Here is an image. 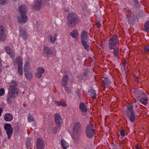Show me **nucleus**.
Listing matches in <instances>:
<instances>
[{
	"mask_svg": "<svg viewBox=\"0 0 149 149\" xmlns=\"http://www.w3.org/2000/svg\"><path fill=\"white\" fill-rule=\"evenodd\" d=\"M81 41L88 40V32L86 30H83L81 35Z\"/></svg>",
	"mask_w": 149,
	"mask_h": 149,
	"instance_id": "13",
	"label": "nucleus"
},
{
	"mask_svg": "<svg viewBox=\"0 0 149 149\" xmlns=\"http://www.w3.org/2000/svg\"><path fill=\"white\" fill-rule=\"evenodd\" d=\"M18 11L19 13V16L17 18L18 22L20 23H24L28 20L26 15V7L23 6H20L18 8Z\"/></svg>",
	"mask_w": 149,
	"mask_h": 149,
	"instance_id": "4",
	"label": "nucleus"
},
{
	"mask_svg": "<svg viewBox=\"0 0 149 149\" xmlns=\"http://www.w3.org/2000/svg\"><path fill=\"white\" fill-rule=\"evenodd\" d=\"M24 75L26 78L28 80L31 79L33 76L32 73L30 71L25 73Z\"/></svg>",
	"mask_w": 149,
	"mask_h": 149,
	"instance_id": "25",
	"label": "nucleus"
},
{
	"mask_svg": "<svg viewBox=\"0 0 149 149\" xmlns=\"http://www.w3.org/2000/svg\"><path fill=\"white\" fill-rule=\"evenodd\" d=\"M133 93L136 95H138V93L139 94V95L142 94L145 95V94L144 92L141 91H139L137 89H134L133 91Z\"/></svg>",
	"mask_w": 149,
	"mask_h": 149,
	"instance_id": "31",
	"label": "nucleus"
},
{
	"mask_svg": "<svg viewBox=\"0 0 149 149\" xmlns=\"http://www.w3.org/2000/svg\"><path fill=\"white\" fill-rule=\"evenodd\" d=\"M38 72L42 73H43L45 71V69L42 68L40 67L38 68Z\"/></svg>",
	"mask_w": 149,
	"mask_h": 149,
	"instance_id": "39",
	"label": "nucleus"
},
{
	"mask_svg": "<svg viewBox=\"0 0 149 149\" xmlns=\"http://www.w3.org/2000/svg\"><path fill=\"white\" fill-rule=\"evenodd\" d=\"M3 110L2 108H0V116H1V113Z\"/></svg>",
	"mask_w": 149,
	"mask_h": 149,
	"instance_id": "55",
	"label": "nucleus"
},
{
	"mask_svg": "<svg viewBox=\"0 0 149 149\" xmlns=\"http://www.w3.org/2000/svg\"><path fill=\"white\" fill-rule=\"evenodd\" d=\"M145 51L146 52H149V46H146L145 47Z\"/></svg>",
	"mask_w": 149,
	"mask_h": 149,
	"instance_id": "49",
	"label": "nucleus"
},
{
	"mask_svg": "<svg viewBox=\"0 0 149 149\" xmlns=\"http://www.w3.org/2000/svg\"><path fill=\"white\" fill-rule=\"evenodd\" d=\"M37 149H44L45 146L43 140L40 138H38L36 144Z\"/></svg>",
	"mask_w": 149,
	"mask_h": 149,
	"instance_id": "9",
	"label": "nucleus"
},
{
	"mask_svg": "<svg viewBox=\"0 0 149 149\" xmlns=\"http://www.w3.org/2000/svg\"><path fill=\"white\" fill-rule=\"evenodd\" d=\"M30 67L28 63H26L24 67V70L25 73L29 72Z\"/></svg>",
	"mask_w": 149,
	"mask_h": 149,
	"instance_id": "27",
	"label": "nucleus"
},
{
	"mask_svg": "<svg viewBox=\"0 0 149 149\" xmlns=\"http://www.w3.org/2000/svg\"><path fill=\"white\" fill-rule=\"evenodd\" d=\"M87 74L85 72H83V74L80 75V78L81 79H83L84 77H87Z\"/></svg>",
	"mask_w": 149,
	"mask_h": 149,
	"instance_id": "40",
	"label": "nucleus"
},
{
	"mask_svg": "<svg viewBox=\"0 0 149 149\" xmlns=\"http://www.w3.org/2000/svg\"><path fill=\"white\" fill-rule=\"evenodd\" d=\"M26 148L27 149L29 148L31 146V140L28 139L26 142Z\"/></svg>",
	"mask_w": 149,
	"mask_h": 149,
	"instance_id": "34",
	"label": "nucleus"
},
{
	"mask_svg": "<svg viewBox=\"0 0 149 149\" xmlns=\"http://www.w3.org/2000/svg\"><path fill=\"white\" fill-rule=\"evenodd\" d=\"M8 2V0H0V4L6 5Z\"/></svg>",
	"mask_w": 149,
	"mask_h": 149,
	"instance_id": "37",
	"label": "nucleus"
},
{
	"mask_svg": "<svg viewBox=\"0 0 149 149\" xmlns=\"http://www.w3.org/2000/svg\"><path fill=\"white\" fill-rule=\"evenodd\" d=\"M13 132V129L11 128L10 129L7 130L6 133L8 136V138L9 139L10 138Z\"/></svg>",
	"mask_w": 149,
	"mask_h": 149,
	"instance_id": "28",
	"label": "nucleus"
},
{
	"mask_svg": "<svg viewBox=\"0 0 149 149\" xmlns=\"http://www.w3.org/2000/svg\"><path fill=\"white\" fill-rule=\"evenodd\" d=\"M133 4L134 5L137 7H139L140 6V4L138 0H134Z\"/></svg>",
	"mask_w": 149,
	"mask_h": 149,
	"instance_id": "36",
	"label": "nucleus"
},
{
	"mask_svg": "<svg viewBox=\"0 0 149 149\" xmlns=\"http://www.w3.org/2000/svg\"><path fill=\"white\" fill-rule=\"evenodd\" d=\"M11 128H13L11 127V125L8 123H6L5 124L4 126V129L5 130H7L10 129Z\"/></svg>",
	"mask_w": 149,
	"mask_h": 149,
	"instance_id": "35",
	"label": "nucleus"
},
{
	"mask_svg": "<svg viewBox=\"0 0 149 149\" xmlns=\"http://www.w3.org/2000/svg\"><path fill=\"white\" fill-rule=\"evenodd\" d=\"M3 29V26L0 25V41H5L6 39V36H5V32Z\"/></svg>",
	"mask_w": 149,
	"mask_h": 149,
	"instance_id": "10",
	"label": "nucleus"
},
{
	"mask_svg": "<svg viewBox=\"0 0 149 149\" xmlns=\"http://www.w3.org/2000/svg\"><path fill=\"white\" fill-rule=\"evenodd\" d=\"M13 118V116L9 113L6 114L4 116V120L7 121H11Z\"/></svg>",
	"mask_w": 149,
	"mask_h": 149,
	"instance_id": "19",
	"label": "nucleus"
},
{
	"mask_svg": "<svg viewBox=\"0 0 149 149\" xmlns=\"http://www.w3.org/2000/svg\"><path fill=\"white\" fill-rule=\"evenodd\" d=\"M70 36L74 38L78 37V31L76 30H74L72 31L70 33Z\"/></svg>",
	"mask_w": 149,
	"mask_h": 149,
	"instance_id": "26",
	"label": "nucleus"
},
{
	"mask_svg": "<svg viewBox=\"0 0 149 149\" xmlns=\"http://www.w3.org/2000/svg\"><path fill=\"white\" fill-rule=\"evenodd\" d=\"M22 57L20 56H19L17 58V66L18 68H22Z\"/></svg>",
	"mask_w": 149,
	"mask_h": 149,
	"instance_id": "24",
	"label": "nucleus"
},
{
	"mask_svg": "<svg viewBox=\"0 0 149 149\" xmlns=\"http://www.w3.org/2000/svg\"><path fill=\"white\" fill-rule=\"evenodd\" d=\"M17 85V83L13 80L12 81V84L10 85L9 95L7 100L9 104L12 103L11 99H14L15 97L16 94L18 93V89L16 87Z\"/></svg>",
	"mask_w": 149,
	"mask_h": 149,
	"instance_id": "2",
	"label": "nucleus"
},
{
	"mask_svg": "<svg viewBox=\"0 0 149 149\" xmlns=\"http://www.w3.org/2000/svg\"><path fill=\"white\" fill-rule=\"evenodd\" d=\"M127 19L128 20V23H129V24H130V15H128L127 16Z\"/></svg>",
	"mask_w": 149,
	"mask_h": 149,
	"instance_id": "52",
	"label": "nucleus"
},
{
	"mask_svg": "<svg viewBox=\"0 0 149 149\" xmlns=\"http://www.w3.org/2000/svg\"><path fill=\"white\" fill-rule=\"evenodd\" d=\"M88 40L81 41L82 45L84 47V49L87 51L89 50L90 46L87 44V42Z\"/></svg>",
	"mask_w": 149,
	"mask_h": 149,
	"instance_id": "20",
	"label": "nucleus"
},
{
	"mask_svg": "<svg viewBox=\"0 0 149 149\" xmlns=\"http://www.w3.org/2000/svg\"><path fill=\"white\" fill-rule=\"evenodd\" d=\"M132 107L133 105L131 104V122H134L135 121V113Z\"/></svg>",
	"mask_w": 149,
	"mask_h": 149,
	"instance_id": "17",
	"label": "nucleus"
},
{
	"mask_svg": "<svg viewBox=\"0 0 149 149\" xmlns=\"http://www.w3.org/2000/svg\"><path fill=\"white\" fill-rule=\"evenodd\" d=\"M20 36L24 39L26 40L28 38V36L26 33V31L24 28L21 27L19 29Z\"/></svg>",
	"mask_w": 149,
	"mask_h": 149,
	"instance_id": "8",
	"label": "nucleus"
},
{
	"mask_svg": "<svg viewBox=\"0 0 149 149\" xmlns=\"http://www.w3.org/2000/svg\"><path fill=\"white\" fill-rule=\"evenodd\" d=\"M58 131V128L56 127H55L53 128L52 130V133L54 134H56Z\"/></svg>",
	"mask_w": 149,
	"mask_h": 149,
	"instance_id": "45",
	"label": "nucleus"
},
{
	"mask_svg": "<svg viewBox=\"0 0 149 149\" xmlns=\"http://www.w3.org/2000/svg\"><path fill=\"white\" fill-rule=\"evenodd\" d=\"M69 76L68 75H65L63 77L62 79V84L64 87L67 86L68 81L69 80Z\"/></svg>",
	"mask_w": 149,
	"mask_h": 149,
	"instance_id": "15",
	"label": "nucleus"
},
{
	"mask_svg": "<svg viewBox=\"0 0 149 149\" xmlns=\"http://www.w3.org/2000/svg\"><path fill=\"white\" fill-rule=\"evenodd\" d=\"M54 120L56 126L60 128L61 124L63 122L61 116L58 113H55L54 115Z\"/></svg>",
	"mask_w": 149,
	"mask_h": 149,
	"instance_id": "7",
	"label": "nucleus"
},
{
	"mask_svg": "<svg viewBox=\"0 0 149 149\" xmlns=\"http://www.w3.org/2000/svg\"><path fill=\"white\" fill-rule=\"evenodd\" d=\"M67 24L70 28L75 26L81 21L78 15L74 12L69 13L67 15Z\"/></svg>",
	"mask_w": 149,
	"mask_h": 149,
	"instance_id": "1",
	"label": "nucleus"
},
{
	"mask_svg": "<svg viewBox=\"0 0 149 149\" xmlns=\"http://www.w3.org/2000/svg\"><path fill=\"white\" fill-rule=\"evenodd\" d=\"M102 83L104 84L105 88L110 87V83L109 81L108 78L105 77L102 81Z\"/></svg>",
	"mask_w": 149,
	"mask_h": 149,
	"instance_id": "16",
	"label": "nucleus"
},
{
	"mask_svg": "<svg viewBox=\"0 0 149 149\" xmlns=\"http://www.w3.org/2000/svg\"><path fill=\"white\" fill-rule=\"evenodd\" d=\"M61 143L63 149H66L69 146L68 143L63 139L61 140Z\"/></svg>",
	"mask_w": 149,
	"mask_h": 149,
	"instance_id": "21",
	"label": "nucleus"
},
{
	"mask_svg": "<svg viewBox=\"0 0 149 149\" xmlns=\"http://www.w3.org/2000/svg\"><path fill=\"white\" fill-rule=\"evenodd\" d=\"M4 50L12 59H13L15 58V55L14 54L13 51L11 48L8 47H5Z\"/></svg>",
	"mask_w": 149,
	"mask_h": 149,
	"instance_id": "11",
	"label": "nucleus"
},
{
	"mask_svg": "<svg viewBox=\"0 0 149 149\" xmlns=\"http://www.w3.org/2000/svg\"><path fill=\"white\" fill-rule=\"evenodd\" d=\"M120 134L122 136H124L125 134V132L123 130H122L120 132Z\"/></svg>",
	"mask_w": 149,
	"mask_h": 149,
	"instance_id": "47",
	"label": "nucleus"
},
{
	"mask_svg": "<svg viewBox=\"0 0 149 149\" xmlns=\"http://www.w3.org/2000/svg\"><path fill=\"white\" fill-rule=\"evenodd\" d=\"M43 53L44 54H46L47 55H50L52 56L53 55V52L52 50L48 47H44Z\"/></svg>",
	"mask_w": 149,
	"mask_h": 149,
	"instance_id": "14",
	"label": "nucleus"
},
{
	"mask_svg": "<svg viewBox=\"0 0 149 149\" xmlns=\"http://www.w3.org/2000/svg\"><path fill=\"white\" fill-rule=\"evenodd\" d=\"M55 103L57 104L58 106H62L63 107H66L67 104L64 102L62 101L58 102L56 101L55 102Z\"/></svg>",
	"mask_w": 149,
	"mask_h": 149,
	"instance_id": "30",
	"label": "nucleus"
},
{
	"mask_svg": "<svg viewBox=\"0 0 149 149\" xmlns=\"http://www.w3.org/2000/svg\"><path fill=\"white\" fill-rule=\"evenodd\" d=\"M127 108V110L126 112V115L128 118L130 120V105H128Z\"/></svg>",
	"mask_w": 149,
	"mask_h": 149,
	"instance_id": "23",
	"label": "nucleus"
},
{
	"mask_svg": "<svg viewBox=\"0 0 149 149\" xmlns=\"http://www.w3.org/2000/svg\"><path fill=\"white\" fill-rule=\"evenodd\" d=\"M118 41V36L116 35H115L112 36L109 41L108 47L110 49H114L113 54L116 57L118 56L119 55V49L118 47H116Z\"/></svg>",
	"mask_w": 149,
	"mask_h": 149,
	"instance_id": "3",
	"label": "nucleus"
},
{
	"mask_svg": "<svg viewBox=\"0 0 149 149\" xmlns=\"http://www.w3.org/2000/svg\"><path fill=\"white\" fill-rule=\"evenodd\" d=\"M42 4V0H38L36 1L33 7V8L37 11L39 10L41 8Z\"/></svg>",
	"mask_w": 149,
	"mask_h": 149,
	"instance_id": "12",
	"label": "nucleus"
},
{
	"mask_svg": "<svg viewBox=\"0 0 149 149\" xmlns=\"http://www.w3.org/2000/svg\"><path fill=\"white\" fill-rule=\"evenodd\" d=\"M14 130L15 133H17L18 132L19 129V127L17 125H15L14 127Z\"/></svg>",
	"mask_w": 149,
	"mask_h": 149,
	"instance_id": "41",
	"label": "nucleus"
},
{
	"mask_svg": "<svg viewBox=\"0 0 149 149\" xmlns=\"http://www.w3.org/2000/svg\"><path fill=\"white\" fill-rule=\"evenodd\" d=\"M78 96L79 98H80L81 97V94L80 93H78Z\"/></svg>",
	"mask_w": 149,
	"mask_h": 149,
	"instance_id": "57",
	"label": "nucleus"
},
{
	"mask_svg": "<svg viewBox=\"0 0 149 149\" xmlns=\"http://www.w3.org/2000/svg\"><path fill=\"white\" fill-rule=\"evenodd\" d=\"M144 31L147 32L149 31V21L146 22L145 24Z\"/></svg>",
	"mask_w": 149,
	"mask_h": 149,
	"instance_id": "33",
	"label": "nucleus"
},
{
	"mask_svg": "<svg viewBox=\"0 0 149 149\" xmlns=\"http://www.w3.org/2000/svg\"><path fill=\"white\" fill-rule=\"evenodd\" d=\"M96 26L98 28H100V24L99 22H97L96 23Z\"/></svg>",
	"mask_w": 149,
	"mask_h": 149,
	"instance_id": "53",
	"label": "nucleus"
},
{
	"mask_svg": "<svg viewBox=\"0 0 149 149\" xmlns=\"http://www.w3.org/2000/svg\"><path fill=\"white\" fill-rule=\"evenodd\" d=\"M18 71L19 74L20 76H22L23 75V71L22 68H18Z\"/></svg>",
	"mask_w": 149,
	"mask_h": 149,
	"instance_id": "38",
	"label": "nucleus"
},
{
	"mask_svg": "<svg viewBox=\"0 0 149 149\" xmlns=\"http://www.w3.org/2000/svg\"><path fill=\"white\" fill-rule=\"evenodd\" d=\"M56 35H54V42H55V40L56 39Z\"/></svg>",
	"mask_w": 149,
	"mask_h": 149,
	"instance_id": "54",
	"label": "nucleus"
},
{
	"mask_svg": "<svg viewBox=\"0 0 149 149\" xmlns=\"http://www.w3.org/2000/svg\"><path fill=\"white\" fill-rule=\"evenodd\" d=\"M5 93V90L3 88L0 89V96H2Z\"/></svg>",
	"mask_w": 149,
	"mask_h": 149,
	"instance_id": "44",
	"label": "nucleus"
},
{
	"mask_svg": "<svg viewBox=\"0 0 149 149\" xmlns=\"http://www.w3.org/2000/svg\"><path fill=\"white\" fill-rule=\"evenodd\" d=\"M65 11L66 12H69V9H65Z\"/></svg>",
	"mask_w": 149,
	"mask_h": 149,
	"instance_id": "58",
	"label": "nucleus"
},
{
	"mask_svg": "<svg viewBox=\"0 0 149 149\" xmlns=\"http://www.w3.org/2000/svg\"><path fill=\"white\" fill-rule=\"evenodd\" d=\"M23 105H24V107H26V104H23Z\"/></svg>",
	"mask_w": 149,
	"mask_h": 149,
	"instance_id": "60",
	"label": "nucleus"
},
{
	"mask_svg": "<svg viewBox=\"0 0 149 149\" xmlns=\"http://www.w3.org/2000/svg\"><path fill=\"white\" fill-rule=\"evenodd\" d=\"M136 149H141L138 146H136Z\"/></svg>",
	"mask_w": 149,
	"mask_h": 149,
	"instance_id": "59",
	"label": "nucleus"
},
{
	"mask_svg": "<svg viewBox=\"0 0 149 149\" xmlns=\"http://www.w3.org/2000/svg\"><path fill=\"white\" fill-rule=\"evenodd\" d=\"M89 95L92 98L95 99L96 96V93L95 90L91 88L90 90Z\"/></svg>",
	"mask_w": 149,
	"mask_h": 149,
	"instance_id": "22",
	"label": "nucleus"
},
{
	"mask_svg": "<svg viewBox=\"0 0 149 149\" xmlns=\"http://www.w3.org/2000/svg\"><path fill=\"white\" fill-rule=\"evenodd\" d=\"M81 127L80 124L78 122L76 123L74 125L73 127L72 138L75 141L78 139V135L81 130Z\"/></svg>",
	"mask_w": 149,
	"mask_h": 149,
	"instance_id": "5",
	"label": "nucleus"
},
{
	"mask_svg": "<svg viewBox=\"0 0 149 149\" xmlns=\"http://www.w3.org/2000/svg\"><path fill=\"white\" fill-rule=\"evenodd\" d=\"M65 88V90L68 92L69 93H70L71 92V90L70 89L69 87H68L66 86V87H64Z\"/></svg>",
	"mask_w": 149,
	"mask_h": 149,
	"instance_id": "48",
	"label": "nucleus"
},
{
	"mask_svg": "<svg viewBox=\"0 0 149 149\" xmlns=\"http://www.w3.org/2000/svg\"><path fill=\"white\" fill-rule=\"evenodd\" d=\"M36 76L38 78H40L42 76V74L41 73L38 72L36 73Z\"/></svg>",
	"mask_w": 149,
	"mask_h": 149,
	"instance_id": "42",
	"label": "nucleus"
},
{
	"mask_svg": "<svg viewBox=\"0 0 149 149\" xmlns=\"http://www.w3.org/2000/svg\"><path fill=\"white\" fill-rule=\"evenodd\" d=\"M94 126L91 124H88L86 128V134L89 138H92L95 134V130L93 129Z\"/></svg>",
	"mask_w": 149,
	"mask_h": 149,
	"instance_id": "6",
	"label": "nucleus"
},
{
	"mask_svg": "<svg viewBox=\"0 0 149 149\" xmlns=\"http://www.w3.org/2000/svg\"><path fill=\"white\" fill-rule=\"evenodd\" d=\"M50 40L51 42L52 43H54V40H53L52 37L51 36H50Z\"/></svg>",
	"mask_w": 149,
	"mask_h": 149,
	"instance_id": "50",
	"label": "nucleus"
},
{
	"mask_svg": "<svg viewBox=\"0 0 149 149\" xmlns=\"http://www.w3.org/2000/svg\"><path fill=\"white\" fill-rule=\"evenodd\" d=\"M85 6H83V9L84 10H86V5L85 4H84Z\"/></svg>",
	"mask_w": 149,
	"mask_h": 149,
	"instance_id": "56",
	"label": "nucleus"
},
{
	"mask_svg": "<svg viewBox=\"0 0 149 149\" xmlns=\"http://www.w3.org/2000/svg\"><path fill=\"white\" fill-rule=\"evenodd\" d=\"M80 110L82 112H86L87 110V107L84 102H81L79 106Z\"/></svg>",
	"mask_w": 149,
	"mask_h": 149,
	"instance_id": "18",
	"label": "nucleus"
},
{
	"mask_svg": "<svg viewBox=\"0 0 149 149\" xmlns=\"http://www.w3.org/2000/svg\"><path fill=\"white\" fill-rule=\"evenodd\" d=\"M28 120L29 122L31 121L33 122L34 121V120L33 116H28Z\"/></svg>",
	"mask_w": 149,
	"mask_h": 149,
	"instance_id": "43",
	"label": "nucleus"
},
{
	"mask_svg": "<svg viewBox=\"0 0 149 149\" xmlns=\"http://www.w3.org/2000/svg\"><path fill=\"white\" fill-rule=\"evenodd\" d=\"M127 129H125L126 131H127Z\"/></svg>",
	"mask_w": 149,
	"mask_h": 149,
	"instance_id": "61",
	"label": "nucleus"
},
{
	"mask_svg": "<svg viewBox=\"0 0 149 149\" xmlns=\"http://www.w3.org/2000/svg\"><path fill=\"white\" fill-rule=\"evenodd\" d=\"M136 16L137 15L136 13H131V21L133 22H134Z\"/></svg>",
	"mask_w": 149,
	"mask_h": 149,
	"instance_id": "32",
	"label": "nucleus"
},
{
	"mask_svg": "<svg viewBox=\"0 0 149 149\" xmlns=\"http://www.w3.org/2000/svg\"><path fill=\"white\" fill-rule=\"evenodd\" d=\"M127 61H128V60H126L124 59V62H123V65L124 67L125 66V65Z\"/></svg>",
	"mask_w": 149,
	"mask_h": 149,
	"instance_id": "51",
	"label": "nucleus"
},
{
	"mask_svg": "<svg viewBox=\"0 0 149 149\" xmlns=\"http://www.w3.org/2000/svg\"><path fill=\"white\" fill-rule=\"evenodd\" d=\"M142 104L146 105L148 103V99L147 98H142L140 99V101Z\"/></svg>",
	"mask_w": 149,
	"mask_h": 149,
	"instance_id": "29",
	"label": "nucleus"
},
{
	"mask_svg": "<svg viewBox=\"0 0 149 149\" xmlns=\"http://www.w3.org/2000/svg\"><path fill=\"white\" fill-rule=\"evenodd\" d=\"M110 146L112 149H117V148L116 145L114 143H112Z\"/></svg>",
	"mask_w": 149,
	"mask_h": 149,
	"instance_id": "46",
	"label": "nucleus"
}]
</instances>
